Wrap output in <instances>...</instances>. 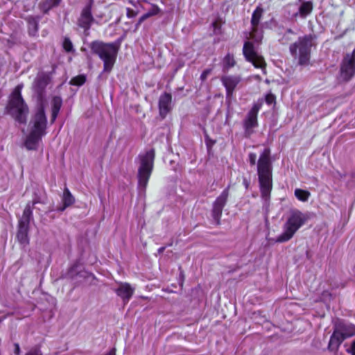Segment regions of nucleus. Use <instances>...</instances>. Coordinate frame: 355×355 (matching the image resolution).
I'll list each match as a JSON object with an SVG mask.
<instances>
[{
	"label": "nucleus",
	"mask_w": 355,
	"mask_h": 355,
	"mask_svg": "<svg viewBox=\"0 0 355 355\" xmlns=\"http://www.w3.org/2000/svg\"><path fill=\"white\" fill-rule=\"evenodd\" d=\"M211 72V70L209 69H207V70H205L200 75V79L202 80H205L207 77L208 76V75Z\"/></svg>",
	"instance_id": "72a5a7b5"
},
{
	"label": "nucleus",
	"mask_w": 355,
	"mask_h": 355,
	"mask_svg": "<svg viewBox=\"0 0 355 355\" xmlns=\"http://www.w3.org/2000/svg\"><path fill=\"white\" fill-rule=\"evenodd\" d=\"M248 159L250 165H255L257 160V155L254 153H250L248 155Z\"/></svg>",
	"instance_id": "2f4dec72"
},
{
	"label": "nucleus",
	"mask_w": 355,
	"mask_h": 355,
	"mask_svg": "<svg viewBox=\"0 0 355 355\" xmlns=\"http://www.w3.org/2000/svg\"><path fill=\"white\" fill-rule=\"evenodd\" d=\"M310 196L311 193L308 191L300 189H296L295 190V196L300 201L306 202L309 200Z\"/></svg>",
	"instance_id": "b1692460"
},
{
	"label": "nucleus",
	"mask_w": 355,
	"mask_h": 355,
	"mask_svg": "<svg viewBox=\"0 0 355 355\" xmlns=\"http://www.w3.org/2000/svg\"><path fill=\"white\" fill-rule=\"evenodd\" d=\"M343 340V337L340 336L334 329L329 340V349L332 352H336Z\"/></svg>",
	"instance_id": "aec40b11"
},
{
	"label": "nucleus",
	"mask_w": 355,
	"mask_h": 355,
	"mask_svg": "<svg viewBox=\"0 0 355 355\" xmlns=\"http://www.w3.org/2000/svg\"><path fill=\"white\" fill-rule=\"evenodd\" d=\"M139 11H135L130 8H126V15L128 18H133L137 15Z\"/></svg>",
	"instance_id": "7c9ffc66"
},
{
	"label": "nucleus",
	"mask_w": 355,
	"mask_h": 355,
	"mask_svg": "<svg viewBox=\"0 0 355 355\" xmlns=\"http://www.w3.org/2000/svg\"><path fill=\"white\" fill-rule=\"evenodd\" d=\"M270 150L265 148L260 155L257 162V173L259 188L262 199L268 202L272 188V164L270 162Z\"/></svg>",
	"instance_id": "f03ea898"
},
{
	"label": "nucleus",
	"mask_w": 355,
	"mask_h": 355,
	"mask_svg": "<svg viewBox=\"0 0 355 355\" xmlns=\"http://www.w3.org/2000/svg\"><path fill=\"white\" fill-rule=\"evenodd\" d=\"M149 18L148 15L146 13L144 14L139 19V24H141L143 21H144L146 19Z\"/></svg>",
	"instance_id": "e433bc0d"
},
{
	"label": "nucleus",
	"mask_w": 355,
	"mask_h": 355,
	"mask_svg": "<svg viewBox=\"0 0 355 355\" xmlns=\"http://www.w3.org/2000/svg\"><path fill=\"white\" fill-rule=\"evenodd\" d=\"M33 25L34 26L35 31H37V24H36V23L35 21L33 23Z\"/></svg>",
	"instance_id": "ea45409f"
},
{
	"label": "nucleus",
	"mask_w": 355,
	"mask_h": 355,
	"mask_svg": "<svg viewBox=\"0 0 355 355\" xmlns=\"http://www.w3.org/2000/svg\"><path fill=\"white\" fill-rule=\"evenodd\" d=\"M275 101V96L272 94H268L266 96V102L270 105Z\"/></svg>",
	"instance_id": "473e14b6"
},
{
	"label": "nucleus",
	"mask_w": 355,
	"mask_h": 355,
	"mask_svg": "<svg viewBox=\"0 0 355 355\" xmlns=\"http://www.w3.org/2000/svg\"><path fill=\"white\" fill-rule=\"evenodd\" d=\"M62 105V99L58 96H55L52 101V114L51 121L53 122L60 112Z\"/></svg>",
	"instance_id": "4be33fe9"
},
{
	"label": "nucleus",
	"mask_w": 355,
	"mask_h": 355,
	"mask_svg": "<svg viewBox=\"0 0 355 355\" xmlns=\"http://www.w3.org/2000/svg\"><path fill=\"white\" fill-rule=\"evenodd\" d=\"M63 47L64 50L67 52H71L73 51V44L69 39L65 38L63 42Z\"/></svg>",
	"instance_id": "c85d7f7f"
},
{
	"label": "nucleus",
	"mask_w": 355,
	"mask_h": 355,
	"mask_svg": "<svg viewBox=\"0 0 355 355\" xmlns=\"http://www.w3.org/2000/svg\"><path fill=\"white\" fill-rule=\"evenodd\" d=\"M262 105L261 102L254 103L243 121L245 137L249 138L258 126L257 115Z\"/></svg>",
	"instance_id": "1a4fd4ad"
},
{
	"label": "nucleus",
	"mask_w": 355,
	"mask_h": 355,
	"mask_svg": "<svg viewBox=\"0 0 355 355\" xmlns=\"http://www.w3.org/2000/svg\"><path fill=\"white\" fill-rule=\"evenodd\" d=\"M134 291L135 288L128 283H120L118 288L115 290L116 295L123 300L124 304L128 302Z\"/></svg>",
	"instance_id": "2eb2a0df"
},
{
	"label": "nucleus",
	"mask_w": 355,
	"mask_h": 355,
	"mask_svg": "<svg viewBox=\"0 0 355 355\" xmlns=\"http://www.w3.org/2000/svg\"><path fill=\"white\" fill-rule=\"evenodd\" d=\"M293 32L291 30H288L285 34V37L288 38L289 35H293Z\"/></svg>",
	"instance_id": "58836bf2"
},
{
	"label": "nucleus",
	"mask_w": 355,
	"mask_h": 355,
	"mask_svg": "<svg viewBox=\"0 0 355 355\" xmlns=\"http://www.w3.org/2000/svg\"><path fill=\"white\" fill-rule=\"evenodd\" d=\"M263 9L257 7L253 12L251 19L252 31L249 33L248 41L243 46L245 58L257 68H263L265 65L263 58L259 55L256 45H259L263 38L262 31L259 28Z\"/></svg>",
	"instance_id": "f257e3e1"
},
{
	"label": "nucleus",
	"mask_w": 355,
	"mask_h": 355,
	"mask_svg": "<svg viewBox=\"0 0 355 355\" xmlns=\"http://www.w3.org/2000/svg\"><path fill=\"white\" fill-rule=\"evenodd\" d=\"M25 355H43L38 347H33Z\"/></svg>",
	"instance_id": "c756f323"
},
{
	"label": "nucleus",
	"mask_w": 355,
	"mask_h": 355,
	"mask_svg": "<svg viewBox=\"0 0 355 355\" xmlns=\"http://www.w3.org/2000/svg\"><path fill=\"white\" fill-rule=\"evenodd\" d=\"M306 215L298 209L292 210L283 226V232L277 236L276 241L284 243L293 238L297 230L306 222Z\"/></svg>",
	"instance_id": "423d86ee"
},
{
	"label": "nucleus",
	"mask_w": 355,
	"mask_h": 355,
	"mask_svg": "<svg viewBox=\"0 0 355 355\" xmlns=\"http://www.w3.org/2000/svg\"><path fill=\"white\" fill-rule=\"evenodd\" d=\"M14 345H15V351H14L15 354L16 355H19L20 354V352H21L19 345L17 343H15Z\"/></svg>",
	"instance_id": "4c0bfd02"
},
{
	"label": "nucleus",
	"mask_w": 355,
	"mask_h": 355,
	"mask_svg": "<svg viewBox=\"0 0 355 355\" xmlns=\"http://www.w3.org/2000/svg\"><path fill=\"white\" fill-rule=\"evenodd\" d=\"M141 24H139V21H137V24H136V29H137L139 26L141 25Z\"/></svg>",
	"instance_id": "79ce46f5"
},
{
	"label": "nucleus",
	"mask_w": 355,
	"mask_h": 355,
	"mask_svg": "<svg viewBox=\"0 0 355 355\" xmlns=\"http://www.w3.org/2000/svg\"><path fill=\"white\" fill-rule=\"evenodd\" d=\"M235 64L234 56L228 53L223 60V67L224 71H227L229 69L233 67Z\"/></svg>",
	"instance_id": "393cba45"
},
{
	"label": "nucleus",
	"mask_w": 355,
	"mask_h": 355,
	"mask_svg": "<svg viewBox=\"0 0 355 355\" xmlns=\"http://www.w3.org/2000/svg\"><path fill=\"white\" fill-rule=\"evenodd\" d=\"M155 159L154 149H149L140 153L138 156L139 166L137 171L138 188L140 191H145L151 175Z\"/></svg>",
	"instance_id": "20e7f679"
},
{
	"label": "nucleus",
	"mask_w": 355,
	"mask_h": 355,
	"mask_svg": "<svg viewBox=\"0 0 355 355\" xmlns=\"http://www.w3.org/2000/svg\"><path fill=\"white\" fill-rule=\"evenodd\" d=\"M128 2L131 4L132 6H134L135 8H137L138 6H139V1H135L133 0H128Z\"/></svg>",
	"instance_id": "c9c22d12"
},
{
	"label": "nucleus",
	"mask_w": 355,
	"mask_h": 355,
	"mask_svg": "<svg viewBox=\"0 0 355 355\" xmlns=\"http://www.w3.org/2000/svg\"><path fill=\"white\" fill-rule=\"evenodd\" d=\"M347 352L352 355H355V340L352 342L351 347L347 349Z\"/></svg>",
	"instance_id": "f704fd0d"
},
{
	"label": "nucleus",
	"mask_w": 355,
	"mask_h": 355,
	"mask_svg": "<svg viewBox=\"0 0 355 355\" xmlns=\"http://www.w3.org/2000/svg\"><path fill=\"white\" fill-rule=\"evenodd\" d=\"M163 250H164V248H161L159 249V252H162Z\"/></svg>",
	"instance_id": "37998d69"
},
{
	"label": "nucleus",
	"mask_w": 355,
	"mask_h": 355,
	"mask_svg": "<svg viewBox=\"0 0 355 355\" xmlns=\"http://www.w3.org/2000/svg\"><path fill=\"white\" fill-rule=\"evenodd\" d=\"M86 81V78L83 75H80L73 78L71 80V84L74 85L80 86L83 85Z\"/></svg>",
	"instance_id": "bb28decb"
},
{
	"label": "nucleus",
	"mask_w": 355,
	"mask_h": 355,
	"mask_svg": "<svg viewBox=\"0 0 355 355\" xmlns=\"http://www.w3.org/2000/svg\"><path fill=\"white\" fill-rule=\"evenodd\" d=\"M93 53L96 54L103 62V72L110 73L115 63L118 48L113 43L93 42L90 44Z\"/></svg>",
	"instance_id": "39448f33"
},
{
	"label": "nucleus",
	"mask_w": 355,
	"mask_h": 355,
	"mask_svg": "<svg viewBox=\"0 0 355 355\" xmlns=\"http://www.w3.org/2000/svg\"><path fill=\"white\" fill-rule=\"evenodd\" d=\"M28 225L27 224H19V230L17 234V237L18 241L21 244H27L28 243Z\"/></svg>",
	"instance_id": "412c9836"
},
{
	"label": "nucleus",
	"mask_w": 355,
	"mask_h": 355,
	"mask_svg": "<svg viewBox=\"0 0 355 355\" xmlns=\"http://www.w3.org/2000/svg\"><path fill=\"white\" fill-rule=\"evenodd\" d=\"M171 95L167 93L162 94L159 99V114L164 118L171 109Z\"/></svg>",
	"instance_id": "f3484780"
},
{
	"label": "nucleus",
	"mask_w": 355,
	"mask_h": 355,
	"mask_svg": "<svg viewBox=\"0 0 355 355\" xmlns=\"http://www.w3.org/2000/svg\"><path fill=\"white\" fill-rule=\"evenodd\" d=\"M49 76L43 72L39 73L33 85L34 92L37 94L40 100H42L44 89L49 83Z\"/></svg>",
	"instance_id": "ddd939ff"
},
{
	"label": "nucleus",
	"mask_w": 355,
	"mask_h": 355,
	"mask_svg": "<svg viewBox=\"0 0 355 355\" xmlns=\"http://www.w3.org/2000/svg\"><path fill=\"white\" fill-rule=\"evenodd\" d=\"M299 2L300 5L298 7V11L295 12L293 16L305 18L312 12L313 3L311 1H303L302 0H299Z\"/></svg>",
	"instance_id": "6ab92c4d"
},
{
	"label": "nucleus",
	"mask_w": 355,
	"mask_h": 355,
	"mask_svg": "<svg viewBox=\"0 0 355 355\" xmlns=\"http://www.w3.org/2000/svg\"><path fill=\"white\" fill-rule=\"evenodd\" d=\"M334 329L344 340L355 335V326L352 324L340 322L335 325Z\"/></svg>",
	"instance_id": "dca6fc26"
},
{
	"label": "nucleus",
	"mask_w": 355,
	"mask_h": 355,
	"mask_svg": "<svg viewBox=\"0 0 355 355\" xmlns=\"http://www.w3.org/2000/svg\"><path fill=\"white\" fill-rule=\"evenodd\" d=\"M355 74V48L352 53L347 54L342 62L340 77L345 81H348Z\"/></svg>",
	"instance_id": "9d476101"
},
{
	"label": "nucleus",
	"mask_w": 355,
	"mask_h": 355,
	"mask_svg": "<svg viewBox=\"0 0 355 355\" xmlns=\"http://www.w3.org/2000/svg\"><path fill=\"white\" fill-rule=\"evenodd\" d=\"M61 0H46L41 5V8L44 12H47L52 8L57 6Z\"/></svg>",
	"instance_id": "a878e982"
},
{
	"label": "nucleus",
	"mask_w": 355,
	"mask_h": 355,
	"mask_svg": "<svg viewBox=\"0 0 355 355\" xmlns=\"http://www.w3.org/2000/svg\"><path fill=\"white\" fill-rule=\"evenodd\" d=\"M47 119L44 107L41 105L30 122L31 131L25 141V146L28 150L37 148L39 141L46 135Z\"/></svg>",
	"instance_id": "7ed1b4c3"
},
{
	"label": "nucleus",
	"mask_w": 355,
	"mask_h": 355,
	"mask_svg": "<svg viewBox=\"0 0 355 355\" xmlns=\"http://www.w3.org/2000/svg\"><path fill=\"white\" fill-rule=\"evenodd\" d=\"M38 203H44V201L38 197H35L32 202L27 204L24 210L22 217L19 220L20 223L29 225L30 220L32 218L33 209L34 208V206Z\"/></svg>",
	"instance_id": "a211bd4d"
},
{
	"label": "nucleus",
	"mask_w": 355,
	"mask_h": 355,
	"mask_svg": "<svg viewBox=\"0 0 355 355\" xmlns=\"http://www.w3.org/2000/svg\"><path fill=\"white\" fill-rule=\"evenodd\" d=\"M151 6V8H150V10L146 12V14L148 15V16L149 17H153V16H155L157 15H158L161 10L160 8L155 4H150Z\"/></svg>",
	"instance_id": "cd10ccee"
},
{
	"label": "nucleus",
	"mask_w": 355,
	"mask_h": 355,
	"mask_svg": "<svg viewBox=\"0 0 355 355\" xmlns=\"http://www.w3.org/2000/svg\"><path fill=\"white\" fill-rule=\"evenodd\" d=\"M107 355H114V350H112Z\"/></svg>",
	"instance_id": "a19ab883"
},
{
	"label": "nucleus",
	"mask_w": 355,
	"mask_h": 355,
	"mask_svg": "<svg viewBox=\"0 0 355 355\" xmlns=\"http://www.w3.org/2000/svg\"><path fill=\"white\" fill-rule=\"evenodd\" d=\"M62 202H63V207L60 209L61 211L64 210V209L75 202V199L69 190L67 188H65L63 192V196H62Z\"/></svg>",
	"instance_id": "5701e85b"
},
{
	"label": "nucleus",
	"mask_w": 355,
	"mask_h": 355,
	"mask_svg": "<svg viewBox=\"0 0 355 355\" xmlns=\"http://www.w3.org/2000/svg\"><path fill=\"white\" fill-rule=\"evenodd\" d=\"M229 196V187L225 189L220 195L216 199L213 205L212 217L217 225L220 223L223 209L226 205Z\"/></svg>",
	"instance_id": "9b49d317"
},
{
	"label": "nucleus",
	"mask_w": 355,
	"mask_h": 355,
	"mask_svg": "<svg viewBox=\"0 0 355 355\" xmlns=\"http://www.w3.org/2000/svg\"><path fill=\"white\" fill-rule=\"evenodd\" d=\"M312 40L311 35H305L290 46L291 55L298 59L300 65H306L309 62Z\"/></svg>",
	"instance_id": "6e6552de"
},
{
	"label": "nucleus",
	"mask_w": 355,
	"mask_h": 355,
	"mask_svg": "<svg viewBox=\"0 0 355 355\" xmlns=\"http://www.w3.org/2000/svg\"><path fill=\"white\" fill-rule=\"evenodd\" d=\"M22 85H18L12 92L8 103V110L10 114L17 121L25 123L28 109L21 96Z\"/></svg>",
	"instance_id": "0eeeda50"
},
{
	"label": "nucleus",
	"mask_w": 355,
	"mask_h": 355,
	"mask_svg": "<svg viewBox=\"0 0 355 355\" xmlns=\"http://www.w3.org/2000/svg\"><path fill=\"white\" fill-rule=\"evenodd\" d=\"M94 1L89 0L88 3L83 8L81 11L80 16L78 19V25L88 31L94 21V17L92 15V8Z\"/></svg>",
	"instance_id": "f8f14e48"
},
{
	"label": "nucleus",
	"mask_w": 355,
	"mask_h": 355,
	"mask_svg": "<svg viewBox=\"0 0 355 355\" xmlns=\"http://www.w3.org/2000/svg\"><path fill=\"white\" fill-rule=\"evenodd\" d=\"M220 80L225 87L227 97L232 95L234 89L241 81L240 77L237 76H223Z\"/></svg>",
	"instance_id": "4468645a"
}]
</instances>
